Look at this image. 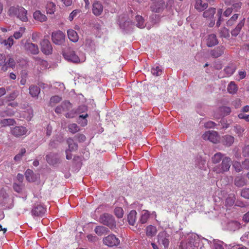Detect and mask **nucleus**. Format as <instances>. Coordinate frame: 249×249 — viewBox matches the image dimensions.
Wrapping results in <instances>:
<instances>
[{"mask_svg": "<svg viewBox=\"0 0 249 249\" xmlns=\"http://www.w3.org/2000/svg\"><path fill=\"white\" fill-rule=\"evenodd\" d=\"M63 55L66 60L74 63L83 62L86 60L84 53H79L78 55L71 48H68L64 51Z\"/></svg>", "mask_w": 249, "mask_h": 249, "instance_id": "1", "label": "nucleus"}, {"mask_svg": "<svg viewBox=\"0 0 249 249\" xmlns=\"http://www.w3.org/2000/svg\"><path fill=\"white\" fill-rule=\"evenodd\" d=\"M8 14L10 16L16 17L23 22H27L28 20L27 11L22 7H11L9 9Z\"/></svg>", "mask_w": 249, "mask_h": 249, "instance_id": "2", "label": "nucleus"}, {"mask_svg": "<svg viewBox=\"0 0 249 249\" xmlns=\"http://www.w3.org/2000/svg\"><path fill=\"white\" fill-rule=\"evenodd\" d=\"M231 163V159L229 157H225L221 163L213 167V170L216 174H223L229 170Z\"/></svg>", "mask_w": 249, "mask_h": 249, "instance_id": "3", "label": "nucleus"}, {"mask_svg": "<svg viewBox=\"0 0 249 249\" xmlns=\"http://www.w3.org/2000/svg\"><path fill=\"white\" fill-rule=\"evenodd\" d=\"M119 26L125 31H129L134 27V24L126 15H121L119 18Z\"/></svg>", "mask_w": 249, "mask_h": 249, "instance_id": "4", "label": "nucleus"}, {"mask_svg": "<svg viewBox=\"0 0 249 249\" xmlns=\"http://www.w3.org/2000/svg\"><path fill=\"white\" fill-rule=\"evenodd\" d=\"M87 110V107L85 106L80 107L77 109V113L79 114L77 119V122L81 126H85L88 124L87 117L89 116L87 113L85 111Z\"/></svg>", "mask_w": 249, "mask_h": 249, "instance_id": "5", "label": "nucleus"}, {"mask_svg": "<svg viewBox=\"0 0 249 249\" xmlns=\"http://www.w3.org/2000/svg\"><path fill=\"white\" fill-rule=\"evenodd\" d=\"M66 36L64 33L61 31H57L52 34V40L56 45H62L65 42Z\"/></svg>", "mask_w": 249, "mask_h": 249, "instance_id": "6", "label": "nucleus"}, {"mask_svg": "<svg viewBox=\"0 0 249 249\" xmlns=\"http://www.w3.org/2000/svg\"><path fill=\"white\" fill-rule=\"evenodd\" d=\"M170 235L166 231L160 232L158 235V242L163 245L165 249L168 247Z\"/></svg>", "mask_w": 249, "mask_h": 249, "instance_id": "7", "label": "nucleus"}, {"mask_svg": "<svg viewBox=\"0 0 249 249\" xmlns=\"http://www.w3.org/2000/svg\"><path fill=\"white\" fill-rule=\"evenodd\" d=\"M202 137L204 140H209L214 143L218 141L219 138L217 133L214 131H206L203 134Z\"/></svg>", "mask_w": 249, "mask_h": 249, "instance_id": "8", "label": "nucleus"}, {"mask_svg": "<svg viewBox=\"0 0 249 249\" xmlns=\"http://www.w3.org/2000/svg\"><path fill=\"white\" fill-rule=\"evenodd\" d=\"M41 50L45 54H49L52 53L53 48L50 42L48 39H44L40 43Z\"/></svg>", "mask_w": 249, "mask_h": 249, "instance_id": "9", "label": "nucleus"}, {"mask_svg": "<svg viewBox=\"0 0 249 249\" xmlns=\"http://www.w3.org/2000/svg\"><path fill=\"white\" fill-rule=\"evenodd\" d=\"M27 131V128L23 126L14 127L11 130L12 134L16 137H20L26 135Z\"/></svg>", "mask_w": 249, "mask_h": 249, "instance_id": "10", "label": "nucleus"}, {"mask_svg": "<svg viewBox=\"0 0 249 249\" xmlns=\"http://www.w3.org/2000/svg\"><path fill=\"white\" fill-rule=\"evenodd\" d=\"M72 108V105L70 102L65 101L58 106L55 109V112L57 114L61 113L63 112L67 111Z\"/></svg>", "mask_w": 249, "mask_h": 249, "instance_id": "11", "label": "nucleus"}, {"mask_svg": "<svg viewBox=\"0 0 249 249\" xmlns=\"http://www.w3.org/2000/svg\"><path fill=\"white\" fill-rule=\"evenodd\" d=\"M46 212V209L41 205H36L32 210V214L35 216H41Z\"/></svg>", "mask_w": 249, "mask_h": 249, "instance_id": "12", "label": "nucleus"}, {"mask_svg": "<svg viewBox=\"0 0 249 249\" xmlns=\"http://www.w3.org/2000/svg\"><path fill=\"white\" fill-rule=\"evenodd\" d=\"M24 47L26 51L30 52L32 54H36L39 52L37 45L31 42H26Z\"/></svg>", "mask_w": 249, "mask_h": 249, "instance_id": "13", "label": "nucleus"}, {"mask_svg": "<svg viewBox=\"0 0 249 249\" xmlns=\"http://www.w3.org/2000/svg\"><path fill=\"white\" fill-rule=\"evenodd\" d=\"M103 11V6L101 3L96 1L92 5V12L96 16L101 14Z\"/></svg>", "mask_w": 249, "mask_h": 249, "instance_id": "14", "label": "nucleus"}, {"mask_svg": "<svg viewBox=\"0 0 249 249\" xmlns=\"http://www.w3.org/2000/svg\"><path fill=\"white\" fill-rule=\"evenodd\" d=\"M218 43V40L215 34H212L208 36L206 39V44L208 47H213Z\"/></svg>", "mask_w": 249, "mask_h": 249, "instance_id": "15", "label": "nucleus"}, {"mask_svg": "<svg viewBox=\"0 0 249 249\" xmlns=\"http://www.w3.org/2000/svg\"><path fill=\"white\" fill-rule=\"evenodd\" d=\"M247 184V179L241 176H238L235 177L234 184L237 187H242Z\"/></svg>", "mask_w": 249, "mask_h": 249, "instance_id": "16", "label": "nucleus"}, {"mask_svg": "<svg viewBox=\"0 0 249 249\" xmlns=\"http://www.w3.org/2000/svg\"><path fill=\"white\" fill-rule=\"evenodd\" d=\"M164 4L163 0L158 1L151 6V10L153 12L159 13L162 10Z\"/></svg>", "mask_w": 249, "mask_h": 249, "instance_id": "17", "label": "nucleus"}, {"mask_svg": "<svg viewBox=\"0 0 249 249\" xmlns=\"http://www.w3.org/2000/svg\"><path fill=\"white\" fill-rule=\"evenodd\" d=\"M67 35L69 39L73 42H77L79 39V36L77 32L73 29L67 30Z\"/></svg>", "mask_w": 249, "mask_h": 249, "instance_id": "18", "label": "nucleus"}, {"mask_svg": "<svg viewBox=\"0 0 249 249\" xmlns=\"http://www.w3.org/2000/svg\"><path fill=\"white\" fill-rule=\"evenodd\" d=\"M234 141V138L231 135H226L223 137L222 142L223 145L229 147L231 146Z\"/></svg>", "mask_w": 249, "mask_h": 249, "instance_id": "19", "label": "nucleus"}, {"mask_svg": "<svg viewBox=\"0 0 249 249\" xmlns=\"http://www.w3.org/2000/svg\"><path fill=\"white\" fill-rule=\"evenodd\" d=\"M150 217V213L148 210H143L142 211L139 222L141 224L146 223Z\"/></svg>", "mask_w": 249, "mask_h": 249, "instance_id": "20", "label": "nucleus"}, {"mask_svg": "<svg viewBox=\"0 0 249 249\" xmlns=\"http://www.w3.org/2000/svg\"><path fill=\"white\" fill-rule=\"evenodd\" d=\"M120 236L110 233V247L118 246L120 244Z\"/></svg>", "mask_w": 249, "mask_h": 249, "instance_id": "21", "label": "nucleus"}, {"mask_svg": "<svg viewBox=\"0 0 249 249\" xmlns=\"http://www.w3.org/2000/svg\"><path fill=\"white\" fill-rule=\"evenodd\" d=\"M224 47L219 46L215 48L211 52V55L214 58H217L220 56L223 53L224 51Z\"/></svg>", "mask_w": 249, "mask_h": 249, "instance_id": "22", "label": "nucleus"}, {"mask_svg": "<svg viewBox=\"0 0 249 249\" xmlns=\"http://www.w3.org/2000/svg\"><path fill=\"white\" fill-rule=\"evenodd\" d=\"M137 219V212L135 210H132L127 215L128 223L131 225H134Z\"/></svg>", "mask_w": 249, "mask_h": 249, "instance_id": "23", "label": "nucleus"}, {"mask_svg": "<svg viewBox=\"0 0 249 249\" xmlns=\"http://www.w3.org/2000/svg\"><path fill=\"white\" fill-rule=\"evenodd\" d=\"M208 6V3L203 2L202 0H196V1L195 7L198 11H204Z\"/></svg>", "mask_w": 249, "mask_h": 249, "instance_id": "24", "label": "nucleus"}, {"mask_svg": "<svg viewBox=\"0 0 249 249\" xmlns=\"http://www.w3.org/2000/svg\"><path fill=\"white\" fill-rule=\"evenodd\" d=\"M245 24V19H243L237 24L236 27L231 31L232 36H236L240 32L241 29Z\"/></svg>", "mask_w": 249, "mask_h": 249, "instance_id": "25", "label": "nucleus"}, {"mask_svg": "<svg viewBox=\"0 0 249 249\" xmlns=\"http://www.w3.org/2000/svg\"><path fill=\"white\" fill-rule=\"evenodd\" d=\"M215 12V8L213 7L209 8L203 12V17L206 18L211 19L214 16Z\"/></svg>", "mask_w": 249, "mask_h": 249, "instance_id": "26", "label": "nucleus"}, {"mask_svg": "<svg viewBox=\"0 0 249 249\" xmlns=\"http://www.w3.org/2000/svg\"><path fill=\"white\" fill-rule=\"evenodd\" d=\"M29 93L33 97H36L40 92V88L34 85H31L29 88Z\"/></svg>", "mask_w": 249, "mask_h": 249, "instance_id": "27", "label": "nucleus"}, {"mask_svg": "<svg viewBox=\"0 0 249 249\" xmlns=\"http://www.w3.org/2000/svg\"><path fill=\"white\" fill-rule=\"evenodd\" d=\"M225 157L224 155L220 152L216 153L212 158V162L214 164L219 163L222 161Z\"/></svg>", "mask_w": 249, "mask_h": 249, "instance_id": "28", "label": "nucleus"}, {"mask_svg": "<svg viewBox=\"0 0 249 249\" xmlns=\"http://www.w3.org/2000/svg\"><path fill=\"white\" fill-rule=\"evenodd\" d=\"M157 232V228L153 225H149L146 228V234L147 236L153 237Z\"/></svg>", "mask_w": 249, "mask_h": 249, "instance_id": "29", "label": "nucleus"}, {"mask_svg": "<svg viewBox=\"0 0 249 249\" xmlns=\"http://www.w3.org/2000/svg\"><path fill=\"white\" fill-rule=\"evenodd\" d=\"M2 45L7 49H10L14 44V39L12 36H9L7 39H2L0 41Z\"/></svg>", "mask_w": 249, "mask_h": 249, "instance_id": "30", "label": "nucleus"}, {"mask_svg": "<svg viewBox=\"0 0 249 249\" xmlns=\"http://www.w3.org/2000/svg\"><path fill=\"white\" fill-rule=\"evenodd\" d=\"M34 18L40 22H44L47 20V17L45 15L42 14L40 11H36L34 13Z\"/></svg>", "mask_w": 249, "mask_h": 249, "instance_id": "31", "label": "nucleus"}, {"mask_svg": "<svg viewBox=\"0 0 249 249\" xmlns=\"http://www.w3.org/2000/svg\"><path fill=\"white\" fill-rule=\"evenodd\" d=\"M235 196L233 194H230L225 201V205L227 207H231L234 203Z\"/></svg>", "mask_w": 249, "mask_h": 249, "instance_id": "32", "label": "nucleus"}, {"mask_svg": "<svg viewBox=\"0 0 249 249\" xmlns=\"http://www.w3.org/2000/svg\"><path fill=\"white\" fill-rule=\"evenodd\" d=\"M230 229L231 231H235L241 228V223L237 221H232L228 224Z\"/></svg>", "mask_w": 249, "mask_h": 249, "instance_id": "33", "label": "nucleus"}, {"mask_svg": "<svg viewBox=\"0 0 249 249\" xmlns=\"http://www.w3.org/2000/svg\"><path fill=\"white\" fill-rule=\"evenodd\" d=\"M6 60V55L0 53V65L1 66V70L3 71H7V62Z\"/></svg>", "mask_w": 249, "mask_h": 249, "instance_id": "34", "label": "nucleus"}, {"mask_svg": "<svg viewBox=\"0 0 249 249\" xmlns=\"http://www.w3.org/2000/svg\"><path fill=\"white\" fill-rule=\"evenodd\" d=\"M67 143L68 144L69 148L67 150L72 152L75 151L77 149V144L73 142L72 139L69 138L67 140Z\"/></svg>", "mask_w": 249, "mask_h": 249, "instance_id": "35", "label": "nucleus"}, {"mask_svg": "<svg viewBox=\"0 0 249 249\" xmlns=\"http://www.w3.org/2000/svg\"><path fill=\"white\" fill-rule=\"evenodd\" d=\"M237 89L238 87L234 82H231L227 88L228 92L232 94H235L237 92Z\"/></svg>", "mask_w": 249, "mask_h": 249, "instance_id": "36", "label": "nucleus"}, {"mask_svg": "<svg viewBox=\"0 0 249 249\" xmlns=\"http://www.w3.org/2000/svg\"><path fill=\"white\" fill-rule=\"evenodd\" d=\"M95 232L98 235L101 236L107 232V229L104 226H98L95 229Z\"/></svg>", "mask_w": 249, "mask_h": 249, "instance_id": "37", "label": "nucleus"}, {"mask_svg": "<svg viewBox=\"0 0 249 249\" xmlns=\"http://www.w3.org/2000/svg\"><path fill=\"white\" fill-rule=\"evenodd\" d=\"M26 30L25 27H21L19 28V30L18 31L15 32L13 36V38L14 37L16 39H18L21 38L22 36L23 33L25 32Z\"/></svg>", "mask_w": 249, "mask_h": 249, "instance_id": "38", "label": "nucleus"}, {"mask_svg": "<svg viewBox=\"0 0 249 249\" xmlns=\"http://www.w3.org/2000/svg\"><path fill=\"white\" fill-rule=\"evenodd\" d=\"M46 160L50 164L54 165L57 162V159L53 154H50L46 156Z\"/></svg>", "mask_w": 249, "mask_h": 249, "instance_id": "39", "label": "nucleus"}, {"mask_svg": "<svg viewBox=\"0 0 249 249\" xmlns=\"http://www.w3.org/2000/svg\"><path fill=\"white\" fill-rule=\"evenodd\" d=\"M236 70L235 67L233 65L228 66L224 69V71L226 76H230L232 75Z\"/></svg>", "mask_w": 249, "mask_h": 249, "instance_id": "40", "label": "nucleus"}, {"mask_svg": "<svg viewBox=\"0 0 249 249\" xmlns=\"http://www.w3.org/2000/svg\"><path fill=\"white\" fill-rule=\"evenodd\" d=\"M136 20L137 22V26L140 28H143L145 27V24L143 18L141 16H137L136 17Z\"/></svg>", "mask_w": 249, "mask_h": 249, "instance_id": "41", "label": "nucleus"}, {"mask_svg": "<svg viewBox=\"0 0 249 249\" xmlns=\"http://www.w3.org/2000/svg\"><path fill=\"white\" fill-rule=\"evenodd\" d=\"M62 100V98L58 95L52 96L50 101V105L54 106L56 104L59 103Z\"/></svg>", "mask_w": 249, "mask_h": 249, "instance_id": "42", "label": "nucleus"}, {"mask_svg": "<svg viewBox=\"0 0 249 249\" xmlns=\"http://www.w3.org/2000/svg\"><path fill=\"white\" fill-rule=\"evenodd\" d=\"M55 9V5L52 2H49L47 4L46 11L48 14H53L54 13Z\"/></svg>", "mask_w": 249, "mask_h": 249, "instance_id": "43", "label": "nucleus"}, {"mask_svg": "<svg viewBox=\"0 0 249 249\" xmlns=\"http://www.w3.org/2000/svg\"><path fill=\"white\" fill-rule=\"evenodd\" d=\"M14 123V120L12 119H5L0 121V124L1 126H6L13 125Z\"/></svg>", "mask_w": 249, "mask_h": 249, "instance_id": "44", "label": "nucleus"}, {"mask_svg": "<svg viewBox=\"0 0 249 249\" xmlns=\"http://www.w3.org/2000/svg\"><path fill=\"white\" fill-rule=\"evenodd\" d=\"M219 34L222 37L228 38L230 37L229 31L225 27H223L219 30Z\"/></svg>", "mask_w": 249, "mask_h": 249, "instance_id": "45", "label": "nucleus"}, {"mask_svg": "<svg viewBox=\"0 0 249 249\" xmlns=\"http://www.w3.org/2000/svg\"><path fill=\"white\" fill-rule=\"evenodd\" d=\"M69 130L72 133H75L80 130L79 127L76 124H71L68 126Z\"/></svg>", "mask_w": 249, "mask_h": 249, "instance_id": "46", "label": "nucleus"}, {"mask_svg": "<svg viewBox=\"0 0 249 249\" xmlns=\"http://www.w3.org/2000/svg\"><path fill=\"white\" fill-rule=\"evenodd\" d=\"M238 14H234L227 21V25L228 26H231L232 25L234 24L236 20L238 18Z\"/></svg>", "mask_w": 249, "mask_h": 249, "instance_id": "47", "label": "nucleus"}, {"mask_svg": "<svg viewBox=\"0 0 249 249\" xmlns=\"http://www.w3.org/2000/svg\"><path fill=\"white\" fill-rule=\"evenodd\" d=\"M25 175L27 180L29 181L32 182L34 181V179L33 177V172L31 170H27L25 172Z\"/></svg>", "mask_w": 249, "mask_h": 249, "instance_id": "48", "label": "nucleus"}, {"mask_svg": "<svg viewBox=\"0 0 249 249\" xmlns=\"http://www.w3.org/2000/svg\"><path fill=\"white\" fill-rule=\"evenodd\" d=\"M114 213L118 218H122L124 214V211L121 207H116L114 210Z\"/></svg>", "mask_w": 249, "mask_h": 249, "instance_id": "49", "label": "nucleus"}, {"mask_svg": "<svg viewBox=\"0 0 249 249\" xmlns=\"http://www.w3.org/2000/svg\"><path fill=\"white\" fill-rule=\"evenodd\" d=\"M85 45L87 49H92L94 47V42L90 38H87L85 42Z\"/></svg>", "mask_w": 249, "mask_h": 249, "instance_id": "50", "label": "nucleus"}, {"mask_svg": "<svg viewBox=\"0 0 249 249\" xmlns=\"http://www.w3.org/2000/svg\"><path fill=\"white\" fill-rule=\"evenodd\" d=\"M232 167L234 168V170L236 172H240L243 169L242 164L238 161H234L232 163Z\"/></svg>", "mask_w": 249, "mask_h": 249, "instance_id": "51", "label": "nucleus"}, {"mask_svg": "<svg viewBox=\"0 0 249 249\" xmlns=\"http://www.w3.org/2000/svg\"><path fill=\"white\" fill-rule=\"evenodd\" d=\"M7 58H8V60L6 61L7 62V68L8 67L13 68L15 66V61L9 55L7 56Z\"/></svg>", "mask_w": 249, "mask_h": 249, "instance_id": "52", "label": "nucleus"}, {"mask_svg": "<svg viewBox=\"0 0 249 249\" xmlns=\"http://www.w3.org/2000/svg\"><path fill=\"white\" fill-rule=\"evenodd\" d=\"M26 153V149L24 148H22L20 149L18 154L16 155L14 157V160L16 161L19 160Z\"/></svg>", "mask_w": 249, "mask_h": 249, "instance_id": "53", "label": "nucleus"}, {"mask_svg": "<svg viewBox=\"0 0 249 249\" xmlns=\"http://www.w3.org/2000/svg\"><path fill=\"white\" fill-rule=\"evenodd\" d=\"M81 12L80 10L76 9L74 10L70 14L69 17V19L70 21H72L74 18H75L78 14Z\"/></svg>", "mask_w": 249, "mask_h": 249, "instance_id": "54", "label": "nucleus"}, {"mask_svg": "<svg viewBox=\"0 0 249 249\" xmlns=\"http://www.w3.org/2000/svg\"><path fill=\"white\" fill-rule=\"evenodd\" d=\"M241 196L246 199H249V188H244L241 192Z\"/></svg>", "mask_w": 249, "mask_h": 249, "instance_id": "55", "label": "nucleus"}, {"mask_svg": "<svg viewBox=\"0 0 249 249\" xmlns=\"http://www.w3.org/2000/svg\"><path fill=\"white\" fill-rule=\"evenodd\" d=\"M101 221L104 225H108L109 224V218L108 217L107 214H104L101 217Z\"/></svg>", "mask_w": 249, "mask_h": 249, "instance_id": "56", "label": "nucleus"}, {"mask_svg": "<svg viewBox=\"0 0 249 249\" xmlns=\"http://www.w3.org/2000/svg\"><path fill=\"white\" fill-rule=\"evenodd\" d=\"M18 95V92L17 91H14L12 93L9 94L8 96H6V98L8 101L14 100L15 98H17Z\"/></svg>", "mask_w": 249, "mask_h": 249, "instance_id": "57", "label": "nucleus"}, {"mask_svg": "<svg viewBox=\"0 0 249 249\" xmlns=\"http://www.w3.org/2000/svg\"><path fill=\"white\" fill-rule=\"evenodd\" d=\"M241 2L235 3L231 5V8H232V11L234 10V12H237L241 8Z\"/></svg>", "mask_w": 249, "mask_h": 249, "instance_id": "58", "label": "nucleus"}, {"mask_svg": "<svg viewBox=\"0 0 249 249\" xmlns=\"http://www.w3.org/2000/svg\"><path fill=\"white\" fill-rule=\"evenodd\" d=\"M152 73L156 76H159L161 74V71L159 67L151 69Z\"/></svg>", "mask_w": 249, "mask_h": 249, "instance_id": "59", "label": "nucleus"}, {"mask_svg": "<svg viewBox=\"0 0 249 249\" xmlns=\"http://www.w3.org/2000/svg\"><path fill=\"white\" fill-rule=\"evenodd\" d=\"M69 111V112L65 114L66 117L68 118H73L75 116L76 112L74 110L71 109Z\"/></svg>", "mask_w": 249, "mask_h": 249, "instance_id": "60", "label": "nucleus"}, {"mask_svg": "<svg viewBox=\"0 0 249 249\" xmlns=\"http://www.w3.org/2000/svg\"><path fill=\"white\" fill-rule=\"evenodd\" d=\"M243 155L244 157L249 158V145H248L243 149Z\"/></svg>", "mask_w": 249, "mask_h": 249, "instance_id": "61", "label": "nucleus"}, {"mask_svg": "<svg viewBox=\"0 0 249 249\" xmlns=\"http://www.w3.org/2000/svg\"><path fill=\"white\" fill-rule=\"evenodd\" d=\"M243 169L249 170V159H246L242 162Z\"/></svg>", "mask_w": 249, "mask_h": 249, "instance_id": "62", "label": "nucleus"}, {"mask_svg": "<svg viewBox=\"0 0 249 249\" xmlns=\"http://www.w3.org/2000/svg\"><path fill=\"white\" fill-rule=\"evenodd\" d=\"M221 111L223 112L224 115H228L231 112V108L229 107H223L221 108Z\"/></svg>", "mask_w": 249, "mask_h": 249, "instance_id": "63", "label": "nucleus"}, {"mask_svg": "<svg viewBox=\"0 0 249 249\" xmlns=\"http://www.w3.org/2000/svg\"><path fill=\"white\" fill-rule=\"evenodd\" d=\"M242 220L246 223L249 222V212L245 213L242 217Z\"/></svg>", "mask_w": 249, "mask_h": 249, "instance_id": "64", "label": "nucleus"}]
</instances>
